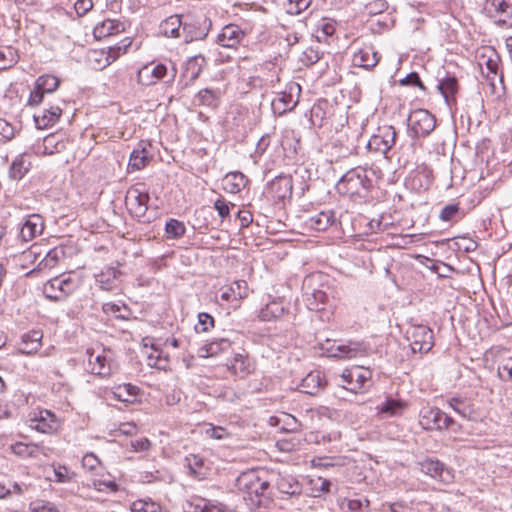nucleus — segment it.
<instances>
[{"label":"nucleus","mask_w":512,"mask_h":512,"mask_svg":"<svg viewBox=\"0 0 512 512\" xmlns=\"http://www.w3.org/2000/svg\"><path fill=\"white\" fill-rule=\"evenodd\" d=\"M168 73L167 66L159 64H150L143 66L138 72V82L142 85H153L158 80L163 79Z\"/></svg>","instance_id":"nucleus-22"},{"label":"nucleus","mask_w":512,"mask_h":512,"mask_svg":"<svg viewBox=\"0 0 512 512\" xmlns=\"http://www.w3.org/2000/svg\"><path fill=\"white\" fill-rule=\"evenodd\" d=\"M184 512H213V507L209 502L200 496H190L182 504Z\"/></svg>","instance_id":"nucleus-37"},{"label":"nucleus","mask_w":512,"mask_h":512,"mask_svg":"<svg viewBox=\"0 0 512 512\" xmlns=\"http://www.w3.org/2000/svg\"><path fill=\"white\" fill-rule=\"evenodd\" d=\"M43 334L41 331L32 330L22 336L20 351L23 354H33L41 347Z\"/></svg>","instance_id":"nucleus-32"},{"label":"nucleus","mask_w":512,"mask_h":512,"mask_svg":"<svg viewBox=\"0 0 512 512\" xmlns=\"http://www.w3.org/2000/svg\"><path fill=\"white\" fill-rule=\"evenodd\" d=\"M491 6L498 14H503L504 18L496 21L498 26L512 27V4L506 0H490Z\"/></svg>","instance_id":"nucleus-35"},{"label":"nucleus","mask_w":512,"mask_h":512,"mask_svg":"<svg viewBox=\"0 0 512 512\" xmlns=\"http://www.w3.org/2000/svg\"><path fill=\"white\" fill-rule=\"evenodd\" d=\"M335 222V215L333 211H321L316 215L311 216L306 225L315 231H325Z\"/></svg>","instance_id":"nucleus-27"},{"label":"nucleus","mask_w":512,"mask_h":512,"mask_svg":"<svg viewBox=\"0 0 512 512\" xmlns=\"http://www.w3.org/2000/svg\"><path fill=\"white\" fill-rule=\"evenodd\" d=\"M131 512H166L160 504L151 499H138L131 505Z\"/></svg>","instance_id":"nucleus-46"},{"label":"nucleus","mask_w":512,"mask_h":512,"mask_svg":"<svg viewBox=\"0 0 512 512\" xmlns=\"http://www.w3.org/2000/svg\"><path fill=\"white\" fill-rule=\"evenodd\" d=\"M450 408L457 414L469 421H477L481 418V414L475 403L465 397H452L447 401Z\"/></svg>","instance_id":"nucleus-16"},{"label":"nucleus","mask_w":512,"mask_h":512,"mask_svg":"<svg viewBox=\"0 0 512 512\" xmlns=\"http://www.w3.org/2000/svg\"><path fill=\"white\" fill-rule=\"evenodd\" d=\"M246 33L236 24L224 26L217 36V43L224 48L236 49Z\"/></svg>","instance_id":"nucleus-17"},{"label":"nucleus","mask_w":512,"mask_h":512,"mask_svg":"<svg viewBox=\"0 0 512 512\" xmlns=\"http://www.w3.org/2000/svg\"><path fill=\"white\" fill-rule=\"evenodd\" d=\"M329 357L334 358H354L367 354V346L363 342L348 341L347 344L336 345L332 343L330 346L322 347Z\"/></svg>","instance_id":"nucleus-12"},{"label":"nucleus","mask_w":512,"mask_h":512,"mask_svg":"<svg viewBox=\"0 0 512 512\" xmlns=\"http://www.w3.org/2000/svg\"><path fill=\"white\" fill-rule=\"evenodd\" d=\"M150 196L147 192H142L137 188L128 191L126 196L129 211L138 222L151 223L154 219V214L148 212V202Z\"/></svg>","instance_id":"nucleus-4"},{"label":"nucleus","mask_w":512,"mask_h":512,"mask_svg":"<svg viewBox=\"0 0 512 512\" xmlns=\"http://www.w3.org/2000/svg\"><path fill=\"white\" fill-rule=\"evenodd\" d=\"M42 254L43 251L40 246L32 245L27 251L21 254V260L23 263L33 264Z\"/></svg>","instance_id":"nucleus-53"},{"label":"nucleus","mask_w":512,"mask_h":512,"mask_svg":"<svg viewBox=\"0 0 512 512\" xmlns=\"http://www.w3.org/2000/svg\"><path fill=\"white\" fill-rule=\"evenodd\" d=\"M438 89L448 102L450 97H454L458 89V82L454 76H447L439 81Z\"/></svg>","instance_id":"nucleus-45"},{"label":"nucleus","mask_w":512,"mask_h":512,"mask_svg":"<svg viewBox=\"0 0 512 512\" xmlns=\"http://www.w3.org/2000/svg\"><path fill=\"white\" fill-rule=\"evenodd\" d=\"M77 288V283L70 277H55L48 281L44 287V294L48 299L54 301L64 300Z\"/></svg>","instance_id":"nucleus-9"},{"label":"nucleus","mask_w":512,"mask_h":512,"mask_svg":"<svg viewBox=\"0 0 512 512\" xmlns=\"http://www.w3.org/2000/svg\"><path fill=\"white\" fill-rule=\"evenodd\" d=\"M62 115V108L59 105H49L39 113H35L33 118L38 129H46L53 126Z\"/></svg>","instance_id":"nucleus-23"},{"label":"nucleus","mask_w":512,"mask_h":512,"mask_svg":"<svg viewBox=\"0 0 512 512\" xmlns=\"http://www.w3.org/2000/svg\"><path fill=\"white\" fill-rule=\"evenodd\" d=\"M185 232L186 227L183 222L176 219H170L166 222L165 233L168 239H179Z\"/></svg>","instance_id":"nucleus-47"},{"label":"nucleus","mask_w":512,"mask_h":512,"mask_svg":"<svg viewBox=\"0 0 512 512\" xmlns=\"http://www.w3.org/2000/svg\"><path fill=\"white\" fill-rule=\"evenodd\" d=\"M207 64L206 59L203 55L199 54L189 59L188 66L189 68L196 67V71L193 72V78H197L203 67Z\"/></svg>","instance_id":"nucleus-57"},{"label":"nucleus","mask_w":512,"mask_h":512,"mask_svg":"<svg viewBox=\"0 0 512 512\" xmlns=\"http://www.w3.org/2000/svg\"><path fill=\"white\" fill-rule=\"evenodd\" d=\"M231 346V342L227 338H215L211 342L205 344L199 349L200 357H213L219 353L226 351Z\"/></svg>","instance_id":"nucleus-31"},{"label":"nucleus","mask_w":512,"mask_h":512,"mask_svg":"<svg viewBox=\"0 0 512 512\" xmlns=\"http://www.w3.org/2000/svg\"><path fill=\"white\" fill-rule=\"evenodd\" d=\"M326 385L324 374L321 371H312L302 379L299 387L301 392L316 396L325 389Z\"/></svg>","instance_id":"nucleus-20"},{"label":"nucleus","mask_w":512,"mask_h":512,"mask_svg":"<svg viewBox=\"0 0 512 512\" xmlns=\"http://www.w3.org/2000/svg\"><path fill=\"white\" fill-rule=\"evenodd\" d=\"M500 57L495 50H490L489 55L481 54L479 56V65H485L487 69L486 77L493 80L499 70Z\"/></svg>","instance_id":"nucleus-36"},{"label":"nucleus","mask_w":512,"mask_h":512,"mask_svg":"<svg viewBox=\"0 0 512 512\" xmlns=\"http://www.w3.org/2000/svg\"><path fill=\"white\" fill-rule=\"evenodd\" d=\"M74 8L79 16H84L93 8L92 0H76Z\"/></svg>","instance_id":"nucleus-61"},{"label":"nucleus","mask_w":512,"mask_h":512,"mask_svg":"<svg viewBox=\"0 0 512 512\" xmlns=\"http://www.w3.org/2000/svg\"><path fill=\"white\" fill-rule=\"evenodd\" d=\"M0 135L5 140H11L15 135L14 127L2 118H0Z\"/></svg>","instance_id":"nucleus-60"},{"label":"nucleus","mask_w":512,"mask_h":512,"mask_svg":"<svg viewBox=\"0 0 512 512\" xmlns=\"http://www.w3.org/2000/svg\"><path fill=\"white\" fill-rule=\"evenodd\" d=\"M452 417L437 407L425 406L419 413L420 426L429 431L448 429L454 424Z\"/></svg>","instance_id":"nucleus-5"},{"label":"nucleus","mask_w":512,"mask_h":512,"mask_svg":"<svg viewBox=\"0 0 512 512\" xmlns=\"http://www.w3.org/2000/svg\"><path fill=\"white\" fill-rule=\"evenodd\" d=\"M138 391L139 388L137 386L125 383L116 387L113 391V396L121 402L132 403Z\"/></svg>","instance_id":"nucleus-42"},{"label":"nucleus","mask_w":512,"mask_h":512,"mask_svg":"<svg viewBox=\"0 0 512 512\" xmlns=\"http://www.w3.org/2000/svg\"><path fill=\"white\" fill-rule=\"evenodd\" d=\"M314 281V276H308L304 279L303 282V297L304 302L309 310L319 311L323 308V305L328 300V295L321 289H313L310 291L312 286V282Z\"/></svg>","instance_id":"nucleus-15"},{"label":"nucleus","mask_w":512,"mask_h":512,"mask_svg":"<svg viewBox=\"0 0 512 512\" xmlns=\"http://www.w3.org/2000/svg\"><path fill=\"white\" fill-rule=\"evenodd\" d=\"M35 429L42 433H52L56 431L57 421L55 416L48 410L40 412V418L36 419Z\"/></svg>","instance_id":"nucleus-41"},{"label":"nucleus","mask_w":512,"mask_h":512,"mask_svg":"<svg viewBox=\"0 0 512 512\" xmlns=\"http://www.w3.org/2000/svg\"><path fill=\"white\" fill-rule=\"evenodd\" d=\"M59 85L60 80L54 75L39 76L35 81L34 89L30 93L28 105L38 106L43 103L45 96L55 92Z\"/></svg>","instance_id":"nucleus-8"},{"label":"nucleus","mask_w":512,"mask_h":512,"mask_svg":"<svg viewBox=\"0 0 512 512\" xmlns=\"http://www.w3.org/2000/svg\"><path fill=\"white\" fill-rule=\"evenodd\" d=\"M396 139V129L393 126H383L378 129L377 134L370 138L368 148L371 151L380 152L386 156L395 145Z\"/></svg>","instance_id":"nucleus-10"},{"label":"nucleus","mask_w":512,"mask_h":512,"mask_svg":"<svg viewBox=\"0 0 512 512\" xmlns=\"http://www.w3.org/2000/svg\"><path fill=\"white\" fill-rule=\"evenodd\" d=\"M370 378L371 371L368 369H361L359 367L350 370L346 369L341 375L342 387L357 393Z\"/></svg>","instance_id":"nucleus-13"},{"label":"nucleus","mask_w":512,"mask_h":512,"mask_svg":"<svg viewBox=\"0 0 512 512\" xmlns=\"http://www.w3.org/2000/svg\"><path fill=\"white\" fill-rule=\"evenodd\" d=\"M317 32H322L324 36H331L335 32V21L331 19H322L317 25Z\"/></svg>","instance_id":"nucleus-59"},{"label":"nucleus","mask_w":512,"mask_h":512,"mask_svg":"<svg viewBox=\"0 0 512 512\" xmlns=\"http://www.w3.org/2000/svg\"><path fill=\"white\" fill-rule=\"evenodd\" d=\"M250 361L247 356L243 354H235L233 361L229 366V370L235 374H240L241 376L247 375L250 373Z\"/></svg>","instance_id":"nucleus-44"},{"label":"nucleus","mask_w":512,"mask_h":512,"mask_svg":"<svg viewBox=\"0 0 512 512\" xmlns=\"http://www.w3.org/2000/svg\"><path fill=\"white\" fill-rule=\"evenodd\" d=\"M89 354L88 365L92 374L106 378L112 374V359L104 349L101 354L94 355V352L87 351Z\"/></svg>","instance_id":"nucleus-19"},{"label":"nucleus","mask_w":512,"mask_h":512,"mask_svg":"<svg viewBox=\"0 0 512 512\" xmlns=\"http://www.w3.org/2000/svg\"><path fill=\"white\" fill-rule=\"evenodd\" d=\"M284 313V308L280 303L271 302L261 309L259 317L263 321H270L280 317Z\"/></svg>","instance_id":"nucleus-49"},{"label":"nucleus","mask_w":512,"mask_h":512,"mask_svg":"<svg viewBox=\"0 0 512 512\" xmlns=\"http://www.w3.org/2000/svg\"><path fill=\"white\" fill-rule=\"evenodd\" d=\"M246 176L241 172H229L223 179V189L231 194L239 193L247 183Z\"/></svg>","instance_id":"nucleus-30"},{"label":"nucleus","mask_w":512,"mask_h":512,"mask_svg":"<svg viewBox=\"0 0 512 512\" xmlns=\"http://www.w3.org/2000/svg\"><path fill=\"white\" fill-rule=\"evenodd\" d=\"M44 254V257L39 261L35 270L43 271L55 267L60 258L63 257L64 251L62 248L55 247L46 251ZM33 271L34 269L31 272Z\"/></svg>","instance_id":"nucleus-38"},{"label":"nucleus","mask_w":512,"mask_h":512,"mask_svg":"<svg viewBox=\"0 0 512 512\" xmlns=\"http://www.w3.org/2000/svg\"><path fill=\"white\" fill-rule=\"evenodd\" d=\"M236 486L251 509L261 506L270 497V482L254 470L242 472L236 479Z\"/></svg>","instance_id":"nucleus-1"},{"label":"nucleus","mask_w":512,"mask_h":512,"mask_svg":"<svg viewBox=\"0 0 512 512\" xmlns=\"http://www.w3.org/2000/svg\"><path fill=\"white\" fill-rule=\"evenodd\" d=\"M39 448L37 444H25L22 442H17L11 446L12 452L21 457H36V451Z\"/></svg>","instance_id":"nucleus-50"},{"label":"nucleus","mask_w":512,"mask_h":512,"mask_svg":"<svg viewBox=\"0 0 512 512\" xmlns=\"http://www.w3.org/2000/svg\"><path fill=\"white\" fill-rule=\"evenodd\" d=\"M221 95L219 89L204 88L195 95L194 102L215 109L220 103Z\"/></svg>","instance_id":"nucleus-28"},{"label":"nucleus","mask_w":512,"mask_h":512,"mask_svg":"<svg viewBox=\"0 0 512 512\" xmlns=\"http://www.w3.org/2000/svg\"><path fill=\"white\" fill-rule=\"evenodd\" d=\"M32 512H58L57 507L51 502L35 501L30 505Z\"/></svg>","instance_id":"nucleus-58"},{"label":"nucleus","mask_w":512,"mask_h":512,"mask_svg":"<svg viewBox=\"0 0 512 512\" xmlns=\"http://www.w3.org/2000/svg\"><path fill=\"white\" fill-rule=\"evenodd\" d=\"M400 85L419 87L423 91L426 90L417 72H411L408 75H406L403 79L400 80Z\"/></svg>","instance_id":"nucleus-55"},{"label":"nucleus","mask_w":512,"mask_h":512,"mask_svg":"<svg viewBox=\"0 0 512 512\" xmlns=\"http://www.w3.org/2000/svg\"><path fill=\"white\" fill-rule=\"evenodd\" d=\"M49 479L58 483H67L71 480V476L67 467L57 465L53 466V478L50 477Z\"/></svg>","instance_id":"nucleus-52"},{"label":"nucleus","mask_w":512,"mask_h":512,"mask_svg":"<svg viewBox=\"0 0 512 512\" xmlns=\"http://www.w3.org/2000/svg\"><path fill=\"white\" fill-rule=\"evenodd\" d=\"M212 327H214V318L208 313H199L197 332H207Z\"/></svg>","instance_id":"nucleus-54"},{"label":"nucleus","mask_w":512,"mask_h":512,"mask_svg":"<svg viewBox=\"0 0 512 512\" xmlns=\"http://www.w3.org/2000/svg\"><path fill=\"white\" fill-rule=\"evenodd\" d=\"M372 187V179L368 177L367 169L362 166L348 170L337 183L338 191L348 196H364Z\"/></svg>","instance_id":"nucleus-2"},{"label":"nucleus","mask_w":512,"mask_h":512,"mask_svg":"<svg viewBox=\"0 0 512 512\" xmlns=\"http://www.w3.org/2000/svg\"><path fill=\"white\" fill-rule=\"evenodd\" d=\"M16 62L14 53L8 49V54L0 50V69L10 68Z\"/></svg>","instance_id":"nucleus-63"},{"label":"nucleus","mask_w":512,"mask_h":512,"mask_svg":"<svg viewBox=\"0 0 512 512\" xmlns=\"http://www.w3.org/2000/svg\"><path fill=\"white\" fill-rule=\"evenodd\" d=\"M312 0H287L286 12L290 15H299L309 8Z\"/></svg>","instance_id":"nucleus-51"},{"label":"nucleus","mask_w":512,"mask_h":512,"mask_svg":"<svg viewBox=\"0 0 512 512\" xmlns=\"http://www.w3.org/2000/svg\"><path fill=\"white\" fill-rule=\"evenodd\" d=\"M380 60V56L372 47L359 49L353 56V63L363 68H373Z\"/></svg>","instance_id":"nucleus-26"},{"label":"nucleus","mask_w":512,"mask_h":512,"mask_svg":"<svg viewBox=\"0 0 512 512\" xmlns=\"http://www.w3.org/2000/svg\"><path fill=\"white\" fill-rule=\"evenodd\" d=\"M406 408V403L400 399L387 398L385 402L377 407L378 412L389 417L402 414Z\"/></svg>","instance_id":"nucleus-40"},{"label":"nucleus","mask_w":512,"mask_h":512,"mask_svg":"<svg viewBox=\"0 0 512 512\" xmlns=\"http://www.w3.org/2000/svg\"><path fill=\"white\" fill-rule=\"evenodd\" d=\"M420 470L430 476L431 478L438 480L442 483H451L454 478V474L450 468L438 459L426 458L419 462Z\"/></svg>","instance_id":"nucleus-11"},{"label":"nucleus","mask_w":512,"mask_h":512,"mask_svg":"<svg viewBox=\"0 0 512 512\" xmlns=\"http://www.w3.org/2000/svg\"><path fill=\"white\" fill-rule=\"evenodd\" d=\"M459 211V206L457 204H449L443 207L440 213V219L443 221H450Z\"/></svg>","instance_id":"nucleus-62"},{"label":"nucleus","mask_w":512,"mask_h":512,"mask_svg":"<svg viewBox=\"0 0 512 512\" xmlns=\"http://www.w3.org/2000/svg\"><path fill=\"white\" fill-rule=\"evenodd\" d=\"M148 160V152L145 148L141 150H134L130 155L128 166L132 170H141L146 166Z\"/></svg>","instance_id":"nucleus-48"},{"label":"nucleus","mask_w":512,"mask_h":512,"mask_svg":"<svg viewBox=\"0 0 512 512\" xmlns=\"http://www.w3.org/2000/svg\"><path fill=\"white\" fill-rule=\"evenodd\" d=\"M124 30L123 23L114 19H105L94 28L96 38H106Z\"/></svg>","instance_id":"nucleus-33"},{"label":"nucleus","mask_w":512,"mask_h":512,"mask_svg":"<svg viewBox=\"0 0 512 512\" xmlns=\"http://www.w3.org/2000/svg\"><path fill=\"white\" fill-rule=\"evenodd\" d=\"M413 353H427L433 345V331L425 325L412 326L406 332Z\"/></svg>","instance_id":"nucleus-6"},{"label":"nucleus","mask_w":512,"mask_h":512,"mask_svg":"<svg viewBox=\"0 0 512 512\" xmlns=\"http://www.w3.org/2000/svg\"><path fill=\"white\" fill-rule=\"evenodd\" d=\"M29 167L30 163L26 161L25 155H18L10 166L9 176L14 180H20L29 171Z\"/></svg>","instance_id":"nucleus-43"},{"label":"nucleus","mask_w":512,"mask_h":512,"mask_svg":"<svg viewBox=\"0 0 512 512\" xmlns=\"http://www.w3.org/2000/svg\"><path fill=\"white\" fill-rule=\"evenodd\" d=\"M150 445V441L145 437L131 441V447L136 452L147 451L150 448Z\"/></svg>","instance_id":"nucleus-64"},{"label":"nucleus","mask_w":512,"mask_h":512,"mask_svg":"<svg viewBox=\"0 0 512 512\" xmlns=\"http://www.w3.org/2000/svg\"><path fill=\"white\" fill-rule=\"evenodd\" d=\"M249 295L245 280L234 281L230 286L222 288L221 299L224 301L241 300Z\"/></svg>","instance_id":"nucleus-25"},{"label":"nucleus","mask_w":512,"mask_h":512,"mask_svg":"<svg viewBox=\"0 0 512 512\" xmlns=\"http://www.w3.org/2000/svg\"><path fill=\"white\" fill-rule=\"evenodd\" d=\"M120 271L115 267H107L96 275V282L102 290L111 291L116 287Z\"/></svg>","instance_id":"nucleus-34"},{"label":"nucleus","mask_w":512,"mask_h":512,"mask_svg":"<svg viewBox=\"0 0 512 512\" xmlns=\"http://www.w3.org/2000/svg\"><path fill=\"white\" fill-rule=\"evenodd\" d=\"M275 485L281 494L288 497L299 496L302 493V485L292 475L279 474L275 481Z\"/></svg>","instance_id":"nucleus-24"},{"label":"nucleus","mask_w":512,"mask_h":512,"mask_svg":"<svg viewBox=\"0 0 512 512\" xmlns=\"http://www.w3.org/2000/svg\"><path fill=\"white\" fill-rule=\"evenodd\" d=\"M211 21L208 18L203 20H195L192 22H184L182 31L185 42L203 40L209 33Z\"/></svg>","instance_id":"nucleus-18"},{"label":"nucleus","mask_w":512,"mask_h":512,"mask_svg":"<svg viewBox=\"0 0 512 512\" xmlns=\"http://www.w3.org/2000/svg\"><path fill=\"white\" fill-rule=\"evenodd\" d=\"M408 134L413 139L410 144L412 154L415 153L416 139L429 136L436 127V118L426 109L412 111L407 119Z\"/></svg>","instance_id":"nucleus-3"},{"label":"nucleus","mask_w":512,"mask_h":512,"mask_svg":"<svg viewBox=\"0 0 512 512\" xmlns=\"http://www.w3.org/2000/svg\"><path fill=\"white\" fill-rule=\"evenodd\" d=\"M293 190V181L289 175H280L271 180L266 187L267 194L276 201L290 198Z\"/></svg>","instance_id":"nucleus-14"},{"label":"nucleus","mask_w":512,"mask_h":512,"mask_svg":"<svg viewBox=\"0 0 512 512\" xmlns=\"http://www.w3.org/2000/svg\"><path fill=\"white\" fill-rule=\"evenodd\" d=\"M498 376L503 381L512 380V358L504 360L497 369Z\"/></svg>","instance_id":"nucleus-56"},{"label":"nucleus","mask_w":512,"mask_h":512,"mask_svg":"<svg viewBox=\"0 0 512 512\" xmlns=\"http://www.w3.org/2000/svg\"><path fill=\"white\" fill-rule=\"evenodd\" d=\"M186 466L189 469L190 476L197 480L207 478L208 468L205 466L204 459L199 455L190 454L185 457Z\"/></svg>","instance_id":"nucleus-29"},{"label":"nucleus","mask_w":512,"mask_h":512,"mask_svg":"<svg viewBox=\"0 0 512 512\" xmlns=\"http://www.w3.org/2000/svg\"><path fill=\"white\" fill-rule=\"evenodd\" d=\"M184 22H182L180 15H171L166 18L162 24L161 29L165 36L178 38L180 37V29L183 28Z\"/></svg>","instance_id":"nucleus-39"},{"label":"nucleus","mask_w":512,"mask_h":512,"mask_svg":"<svg viewBox=\"0 0 512 512\" xmlns=\"http://www.w3.org/2000/svg\"><path fill=\"white\" fill-rule=\"evenodd\" d=\"M44 230V221L39 214H32L27 216L23 222L19 237L23 242H28L34 239L36 236L42 234Z\"/></svg>","instance_id":"nucleus-21"},{"label":"nucleus","mask_w":512,"mask_h":512,"mask_svg":"<svg viewBox=\"0 0 512 512\" xmlns=\"http://www.w3.org/2000/svg\"><path fill=\"white\" fill-rule=\"evenodd\" d=\"M300 92V85L297 83H291L285 91L279 93L272 100L271 108L273 113L281 116L286 112L292 111L299 102Z\"/></svg>","instance_id":"nucleus-7"}]
</instances>
